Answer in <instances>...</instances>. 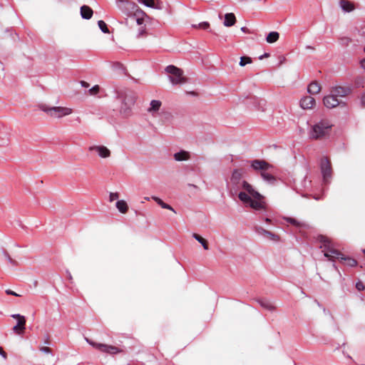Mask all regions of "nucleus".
I'll use <instances>...</instances> for the list:
<instances>
[{"label": "nucleus", "instance_id": "1", "mask_svg": "<svg viewBox=\"0 0 365 365\" xmlns=\"http://www.w3.org/2000/svg\"><path fill=\"white\" fill-rule=\"evenodd\" d=\"M332 124L328 120H322L315 123L309 132V137L313 140H322L330 135Z\"/></svg>", "mask_w": 365, "mask_h": 365}, {"label": "nucleus", "instance_id": "2", "mask_svg": "<svg viewBox=\"0 0 365 365\" xmlns=\"http://www.w3.org/2000/svg\"><path fill=\"white\" fill-rule=\"evenodd\" d=\"M38 107L42 111L45 112L48 115H49L51 118H61L64 116L71 115L73 113V109L68 107H50L46 104H41Z\"/></svg>", "mask_w": 365, "mask_h": 365}, {"label": "nucleus", "instance_id": "3", "mask_svg": "<svg viewBox=\"0 0 365 365\" xmlns=\"http://www.w3.org/2000/svg\"><path fill=\"white\" fill-rule=\"evenodd\" d=\"M165 70L170 74L169 79L173 85H182L187 82V78L181 68L170 65Z\"/></svg>", "mask_w": 365, "mask_h": 365}, {"label": "nucleus", "instance_id": "4", "mask_svg": "<svg viewBox=\"0 0 365 365\" xmlns=\"http://www.w3.org/2000/svg\"><path fill=\"white\" fill-rule=\"evenodd\" d=\"M319 242L322 244L321 248L324 247V256L330 260L334 259H341L343 254L333 248L330 240L325 236L319 237Z\"/></svg>", "mask_w": 365, "mask_h": 365}, {"label": "nucleus", "instance_id": "5", "mask_svg": "<svg viewBox=\"0 0 365 365\" xmlns=\"http://www.w3.org/2000/svg\"><path fill=\"white\" fill-rule=\"evenodd\" d=\"M119 9L128 16L143 14V11L133 1L129 0H117Z\"/></svg>", "mask_w": 365, "mask_h": 365}, {"label": "nucleus", "instance_id": "6", "mask_svg": "<svg viewBox=\"0 0 365 365\" xmlns=\"http://www.w3.org/2000/svg\"><path fill=\"white\" fill-rule=\"evenodd\" d=\"M86 340L90 345H91L93 347L98 349L102 353H105L110 355H114L122 353L123 351V349L113 345L96 343L93 341L88 339V338H86Z\"/></svg>", "mask_w": 365, "mask_h": 365}, {"label": "nucleus", "instance_id": "7", "mask_svg": "<svg viewBox=\"0 0 365 365\" xmlns=\"http://www.w3.org/2000/svg\"><path fill=\"white\" fill-rule=\"evenodd\" d=\"M239 199L245 203L249 204L250 206L257 210L264 208L263 197L261 195L259 198H252L245 192H240L238 195Z\"/></svg>", "mask_w": 365, "mask_h": 365}, {"label": "nucleus", "instance_id": "8", "mask_svg": "<svg viewBox=\"0 0 365 365\" xmlns=\"http://www.w3.org/2000/svg\"><path fill=\"white\" fill-rule=\"evenodd\" d=\"M321 171L323 175L324 181L326 183L329 182L331 178L332 168L330 160L327 157H323L320 162Z\"/></svg>", "mask_w": 365, "mask_h": 365}, {"label": "nucleus", "instance_id": "9", "mask_svg": "<svg viewBox=\"0 0 365 365\" xmlns=\"http://www.w3.org/2000/svg\"><path fill=\"white\" fill-rule=\"evenodd\" d=\"M11 317L17 320V324L13 327V331L18 335H22L26 330V318L19 314H12Z\"/></svg>", "mask_w": 365, "mask_h": 365}, {"label": "nucleus", "instance_id": "10", "mask_svg": "<svg viewBox=\"0 0 365 365\" xmlns=\"http://www.w3.org/2000/svg\"><path fill=\"white\" fill-rule=\"evenodd\" d=\"M324 105L327 108H334L338 106L342 105V106H345V103L340 101L336 96H334L332 93L326 96L323 98Z\"/></svg>", "mask_w": 365, "mask_h": 365}, {"label": "nucleus", "instance_id": "11", "mask_svg": "<svg viewBox=\"0 0 365 365\" xmlns=\"http://www.w3.org/2000/svg\"><path fill=\"white\" fill-rule=\"evenodd\" d=\"M251 167L255 170H260L261 173L269 171L272 168V165L264 160H254L251 162Z\"/></svg>", "mask_w": 365, "mask_h": 365}, {"label": "nucleus", "instance_id": "12", "mask_svg": "<svg viewBox=\"0 0 365 365\" xmlns=\"http://www.w3.org/2000/svg\"><path fill=\"white\" fill-rule=\"evenodd\" d=\"M89 151H95L98 155L103 158H106L110 156V151L104 145H93L88 148Z\"/></svg>", "mask_w": 365, "mask_h": 365}, {"label": "nucleus", "instance_id": "13", "mask_svg": "<svg viewBox=\"0 0 365 365\" xmlns=\"http://www.w3.org/2000/svg\"><path fill=\"white\" fill-rule=\"evenodd\" d=\"M351 92V89L349 87H343V86H335L331 88L330 93H332L334 96L337 97H345L350 94Z\"/></svg>", "mask_w": 365, "mask_h": 365}, {"label": "nucleus", "instance_id": "14", "mask_svg": "<svg viewBox=\"0 0 365 365\" xmlns=\"http://www.w3.org/2000/svg\"><path fill=\"white\" fill-rule=\"evenodd\" d=\"M316 105L315 99L312 96H305L300 101V106L303 109H312Z\"/></svg>", "mask_w": 365, "mask_h": 365}, {"label": "nucleus", "instance_id": "15", "mask_svg": "<svg viewBox=\"0 0 365 365\" xmlns=\"http://www.w3.org/2000/svg\"><path fill=\"white\" fill-rule=\"evenodd\" d=\"M242 187L247 192V195L252 198H259L261 197V194H259L257 191H256L252 186L248 183L247 181H243L242 182Z\"/></svg>", "mask_w": 365, "mask_h": 365}, {"label": "nucleus", "instance_id": "16", "mask_svg": "<svg viewBox=\"0 0 365 365\" xmlns=\"http://www.w3.org/2000/svg\"><path fill=\"white\" fill-rule=\"evenodd\" d=\"M244 173L245 172L243 169L234 170L231 176V182L235 185H237L240 183Z\"/></svg>", "mask_w": 365, "mask_h": 365}, {"label": "nucleus", "instance_id": "17", "mask_svg": "<svg viewBox=\"0 0 365 365\" xmlns=\"http://www.w3.org/2000/svg\"><path fill=\"white\" fill-rule=\"evenodd\" d=\"M93 14V9L90 6L83 5L81 7V15L83 19H91Z\"/></svg>", "mask_w": 365, "mask_h": 365}, {"label": "nucleus", "instance_id": "18", "mask_svg": "<svg viewBox=\"0 0 365 365\" xmlns=\"http://www.w3.org/2000/svg\"><path fill=\"white\" fill-rule=\"evenodd\" d=\"M190 158V153L185 150H180L174 154V159L176 161L187 160Z\"/></svg>", "mask_w": 365, "mask_h": 365}, {"label": "nucleus", "instance_id": "19", "mask_svg": "<svg viewBox=\"0 0 365 365\" xmlns=\"http://www.w3.org/2000/svg\"><path fill=\"white\" fill-rule=\"evenodd\" d=\"M321 91V86L317 81L312 82L308 86V92L310 94L315 95Z\"/></svg>", "mask_w": 365, "mask_h": 365}, {"label": "nucleus", "instance_id": "20", "mask_svg": "<svg viewBox=\"0 0 365 365\" xmlns=\"http://www.w3.org/2000/svg\"><path fill=\"white\" fill-rule=\"evenodd\" d=\"M236 23V18L234 14L228 13L225 15L224 25L225 26H232Z\"/></svg>", "mask_w": 365, "mask_h": 365}, {"label": "nucleus", "instance_id": "21", "mask_svg": "<svg viewBox=\"0 0 365 365\" xmlns=\"http://www.w3.org/2000/svg\"><path fill=\"white\" fill-rule=\"evenodd\" d=\"M339 4L341 9L345 11L350 12L354 9V4L348 0H340Z\"/></svg>", "mask_w": 365, "mask_h": 365}, {"label": "nucleus", "instance_id": "22", "mask_svg": "<svg viewBox=\"0 0 365 365\" xmlns=\"http://www.w3.org/2000/svg\"><path fill=\"white\" fill-rule=\"evenodd\" d=\"M162 105L161 101L158 100H153L150 102V108L148 109L149 113H155L159 110L160 106Z\"/></svg>", "mask_w": 365, "mask_h": 365}, {"label": "nucleus", "instance_id": "23", "mask_svg": "<svg viewBox=\"0 0 365 365\" xmlns=\"http://www.w3.org/2000/svg\"><path fill=\"white\" fill-rule=\"evenodd\" d=\"M116 207L119 210V212L123 214H125L128 210V206L127 202L123 200H118L116 202Z\"/></svg>", "mask_w": 365, "mask_h": 365}, {"label": "nucleus", "instance_id": "24", "mask_svg": "<svg viewBox=\"0 0 365 365\" xmlns=\"http://www.w3.org/2000/svg\"><path fill=\"white\" fill-rule=\"evenodd\" d=\"M192 237L197 241L199 242L202 246L203 247V248L205 250H209V244H208V242L204 239L202 236H200V235L197 234V233H193L192 234Z\"/></svg>", "mask_w": 365, "mask_h": 365}, {"label": "nucleus", "instance_id": "25", "mask_svg": "<svg viewBox=\"0 0 365 365\" xmlns=\"http://www.w3.org/2000/svg\"><path fill=\"white\" fill-rule=\"evenodd\" d=\"M257 302L260 304L261 307L267 310H274L275 307L268 300L266 299H257Z\"/></svg>", "mask_w": 365, "mask_h": 365}, {"label": "nucleus", "instance_id": "26", "mask_svg": "<svg viewBox=\"0 0 365 365\" xmlns=\"http://www.w3.org/2000/svg\"><path fill=\"white\" fill-rule=\"evenodd\" d=\"M279 34L278 32L272 31L267 35L266 40L268 43H272L276 42L279 39Z\"/></svg>", "mask_w": 365, "mask_h": 365}, {"label": "nucleus", "instance_id": "27", "mask_svg": "<svg viewBox=\"0 0 365 365\" xmlns=\"http://www.w3.org/2000/svg\"><path fill=\"white\" fill-rule=\"evenodd\" d=\"M152 198L163 209H168L175 212V210L168 204L165 203L160 198L153 196Z\"/></svg>", "mask_w": 365, "mask_h": 365}, {"label": "nucleus", "instance_id": "28", "mask_svg": "<svg viewBox=\"0 0 365 365\" xmlns=\"http://www.w3.org/2000/svg\"><path fill=\"white\" fill-rule=\"evenodd\" d=\"M261 176L264 180L269 182H273L275 180V178L270 172V170L269 171H265L263 173H261Z\"/></svg>", "mask_w": 365, "mask_h": 365}, {"label": "nucleus", "instance_id": "29", "mask_svg": "<svg viewBox=\"0 0 365 365\" xmlns=\"http://www.w3.org/2000/svg\"><path fill=\"white\" fill-rule=\"evenodd\" d=\"M341 260L344 261V263L349 267H355L357 264V262L356 259L350 257H341Z\"/></svg>", "mask_w": 365, "mask_h": 365}, {"label": "nucleus", "instance_id": "30", "mask_svg": "<svg viewBox=\"0 0 365 365\" xmlns=\"http://www.w3.org/2000/svg\"><path fill=\"white\" fill-rule=\"evenodd\" d=\"M134 17L136 18L137 24L139 26H143L144 24V18L148 17L147 14L143 11V14L134 15Z\"/></svg>", "mask_w": 365, "mask_h": 365}, {"label": "nucleus", "instance_id": "31", "mask_svg": "<svg viewBox=\"0 0 365 365\" xmlns=\"http://www.w3.org/2000/svg\"><path fill=\"white\" fill-rule=\"evenodd\" d=\"M98 27L100 28V29L105 34H109L110 33V31L107 26V24H106L105 21H103V20H100L98 21Z\"/></svg>", "mask_w": 365, "mask_h": 365}, {"label": "nucleus", "instance_id": "32", "mask_svg": "<svg viewBox=\"0 0 365 365\" xmlns=\"http://www.w3.org/2000/svg\"><path fill=\"white\" fill-rule=\"evenodd\" d=\"M138 1L146 6L150 8H157L155 4L154 0H138Z\"/></svg>", "mask_w": 365, "mask_h": 365}, {"label": "nucleus", "instance_id": "33", "mask_svg": "<svg viewBox=\"0 0 365 365\" xmlns=\"http://www.w3.org/2000/svg\"><path fill=\"white\" fill-rule=\"evenodd\" d=\"M252 62V58L248 56H242L240 58V66H245L248 63H251Z\"/></svg>", "mask_w": 365, "mask_h": 365}, {"label": "nucleus", "instance_id": "34", "mask_svg": "<svg viewBox=\"0 0 365 365\" xmlns=\"http://www.w3.org/2000/svg\"><path fill=\"white\" fill-rule=\"evenodd\" d=\"M267 238L274 240V241H278L279 240V237L278 235L272 233L269 231H267V232H265V235H264Z\"/></svg>", "mask_w": 365, "mask_h": 365}, {"label": "nucleus", "instance_id": "35", "mask_svg": "<svg viewBox=\"0 0 365 365\" xmlns=\"http://www.w3.org/2000/svg\"><path fill=\"white\" fill-rule=\"evenodd\" d=\"M193 26L195 28H198V29H202L206 30V29H209L210 24L208 22H202V23L199 24L197 26L194 25Z\"/></svg>", "mask_w": 365, "mask_h": 365}, {"label": "nucleus", "instance_id": "36", "mask_svg": "<svg viewBox=\"0 0 365 365\" xmlns=\"http://www.w3.org/2000/svg\"><path fill=\"white\" fill-rule=\"evenodd\" d=\"M5 257H6L8 262L10 263L11 265H18V262L15 259H13L7 252H5Z\"/></svg>", "mask_w": 365, "mask_h": 365}, {"label": "nucleus", "instance_id": "37", "mask_svg": "<svg viewBox=\"0 0 365 365\" xmlns=\"http://www.w3.org/2000/svg\"><path fill=\"white\" fill-rule=\"evenodd\" d=\"M99 90H100L99 86H98V85H96V86H94L93 88H91L88 91V92H89V94H90V95L93 96V95L97 94V93L99 92Z\"/></svg>", "mask_w": 365, "mask_h": 365}, {"label": "nucleus", "instance_id": "38", "mask_svg": "<svg viewBox=\"0 0 365 365\" xmlns=\"http://www.w3.org/2000/svg\"><path fill=\"white\" fill-rule=\"evenodd\" d=\"M145 25L140 26L138 37L140 38L145 34Z\"/></svg>", "mask_w": 365, "mask_h": 365}, {"label": "nucleus", "instance_id": "39", "mask_svg": "<svg viewBox=\"0 0 365 365\" xmlns=\"http://www.w3.org/2000/svg\"><path fill=\"white\" fill-rule=\"evenodd\" d=\"M119 197V194L118 192H110L109 195V200L110 202H113Z\"/></svg>", "mask_w": 365, "mask_h": 365}, {"label": "nucleus", "instance_id": "40", "mask_svg": "<svg viewBox=\"0 0 365 365\" xmlns=\"http://www.w3.org/2000/svg\"><path fill=\"white\" fill-rule=\"evenodd\" d=\"M287 221L289 222V223L294 225H296V226H300V223L298 222L294 218H292V217H287Z\"/></svg>", "mask_w": 365, "mask_h": 365}, {"label": "nucleus", "instance_id": "41", "mask_svg": "<svg viewBox=\"0 0 365 365\" xmlns=\"http://www.w3.org/2000/svg\"><path fill=\"white\" fill-rule=\"evenodd\" d=\"M356 288L359 291H362L365 289V286L364 285V284L361 282H358L356 284Z\"/></svg>", "mask_w": 365, "mask_h": 365}, {"label": "nucleus", "instance_id": "42", "mask_svg": "<svg viewBox=\"0 0 365 365\" xmlns=\"http://www.w3.org/2000/svg\"><path fill=\"white\" fill-rule=\"evenodd\" d=\"M40 351L46 353V354H50L51 353V349L48 346H42L40 348Z\"/></svg>", "mask_w": 365, "mask_h": 365}, {"label": "nucleus", "instance_id": "43", "mask_svg": "<svg viewBox=\"0 0 365 365\" xmlns=\"http://www.w3.org/2000/svg\"><path fill=\"white\" fill-rule=\"evenodd\" d=\"M136 97H133L131 100L129 99L128 96H125V101H128L130 105H133L135 103Z\"/></svg>", "mask_w": 365, "mask_h": 365}, {"label": "nucleus", "instance_id": "44", "mask_svg": "<svg viewBox=\"0 0 365 365\" xmlns=\"http://www.w3.org/2000/svg\"><path fill=\"white\" fill-rule=\"evenodd\" d=\"M6 293L8 294V295H14V296H16V297H19L20 296L19 294H16L15 292L11 290V289H6Z\"/></svg>", "mask_w": 365, "mask_h": 365}, {"label": "nucleus", "instance_id": "45", "mask_svg": "<svg viewBox=\"0 0 365 365\" xmlns=\"http://www.w3.org/2000/svg\"><path fill=\"white\" fill-rule=\"evenodd\" d=\"M257 232L260 235H264L265 232H267V230H264L262 227L257 228Z\"/></svg>", "mask_w": 365, "mask_h": 365}, {"label": "nucleus", "instance_id": "46", "mask_svg": "<svg viewBox=\"0 0 365 365\" xmlns=\"http://www.w3.org/2000/svg\"><path fill=\"white\" fill-rule=\"evenodd\" d=\"M0 355H1L5 359L7 358V354L4 351L2 347L0 346Z\"/></svg>", "mask_w": 365, "mask_h": 365}, {"label": "nucleus", "instance_id": "47", "mask_svg": "<svg viewBox=\"0 0 365 365\" xmlns=\"http://www.w3.org/2000/svg\"><path fill=\"white\" fill-rule=\"evenodd\" d=\"M81 84L83 87L84 88H88L89 87V83H87L86 81H81Z\"/></svg>", "mask_w": 365, "mask_h": 365}, {"label": "nucleus", "instance_id": "48", "mask_svg": "<svg viewBox=\"0 0 365 365\" xmlns=\"http://www.w3.org/2000/svg\"><path fill=\"white\" fill-rule=\"evenodd\" d=\"M361 103L362 107H365V93L361 96Z\"/></svg>", "mask_w": 365, "mask_h": 365}, {"label": "nucleus", "instance_id": "49", "mask_svg": "<svg viewBox=\"0 0 365 365\" xmlns=\"http://www.w3.org/2000/svg\"><path fill=\"white\" fill-rule=\"evenodd\" d=\"M361 66L365 68V58L361 61Z\"/></svg>", "mask_w": 365, "mask_h": 365}, {"label": "nucleus", "instance_id": "50", "mask_svg": "<svg viewBox=\"0 0 365 365\" xmlns=\"http://www.w3.org/2000/svg\"><path fill=\"white\" fill-rule=\"evenodd\" d=\"M246 30H247V28H246V27H242V31H246Z\"/></svg>", "mask_w": 365, "mask_h": 365}, {"label": "nucleus", "instance_id": "51", "mask_svg": "<svg viewBox=\"0 0 365 365\" xmlns=\"http://www.w3.org/2000/svg\"><path fill=\"white\" fill-rule=\"evenodd\" d=\"M265 221H266L267 222H269L271 220H270V219H269V218H266V219H265Z\"/></svg>", "mask_w": 365, "mask_h": 365}, {"label": "nucleus", "instance_id": "52", "mask_svg": "<svg viewBox=\"0 0 365 365\" xmlns=\"http://www.w3.org/2000/svg\"><path fill=\"white\" fill-rule=\"evenodd\" d=\"M267 56H269V54L268 53H265L264 54V57H267Z\"/></svg>", "mask_w": 365, "mask_h": 365}, {"label": "nucleus", "instance_id": "53", "mask_svg": "<svg viewBox=\"0 0 365 365\" xmlns=\"http://www.w3.org/2000/svg\"><path fill=\"white\" fill-rule=\"evenodd\" d=\"M364 52H365V46H364Z\"/></svg>", "mask_w": 365, "mask_h": 365}]
</instances>
